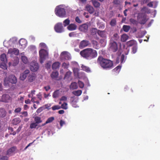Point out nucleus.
I'll return each mask as SVG.
<instances>
[{"instance_id": "f257e3e1", "label": "nucleus", "mask_w": 160, "mask_h": 160, "mask_svg": "<svg viewBox=\"0 0 160 160\" xmlns=\"http://www.w3.org/2000/svg\"><path fill=\"white\" fill-rule=\"evenodd\" d=\"M81 56L87 60H91L96 58L98 55L97 51L89 48L81 51L80 53Z\"/></svg>"}, {"instance_id": "f03ea898", "label": "nucleus", "mask_w": 160, "mask_h": 160, "mask_svg": "<svg viewBox=\"0 0 160 160\" xmlns=\"http://www.w3.org/2000/svg\"><path fill=\"white\" fill-rule=\"evenodd\" d=\"M97 62L104 69H110L113 67V63L112 61L104 58L101 56H99Z\"/></svg>"}, {"instance_id": "7ed1b4c3", "label": "nucleus", "mask_w": 160, "mask_h": 160, "mask_svg": "<svg viewBox=\"0 0 160 160\" xmlns=\"http://www.w3.org/2000/svg\"><path fill=\"white\" fill-rule=\"evenodd\" d=\"M55 12L56 15L60 17H66V13L65 9L61 8L60 6L56 7L55 9Z\"/></svg>"}, {"instance_id": "20e7f679", "label": "nucleus", "mask_w": 160, "mask_h": 160, "mask_svg": "<svg viewBox=\"0 0 160 160\" xmlns=\"http://www.w3.org/2000/svg\"><path fill=\"white\" fill-rule=\"evenodd\" d=\"M40 56V62L42 64L44 61L48 57V52L43 49H41L39 51Z\"/></svg>"}, {"instance_id": "39448f33", "label": "nucleus", "mask_w": 160, "mask_h": 160, "mask_svg": "<svg viewBox=\"0 0 160 160\" xmlns=\"http://www.w3.org/2000/svg\"><path fill=\"white\" fill-rule=\"evenodd\" d=\"M39 68V66L38 63L35 61L31 62L30 65V69L32 72L37 71Z\"/></svg>"}, {"instance_id": "423d86ee", "label": "nucleus", "mask_w": 160, "mask_h": 160, "mask_svg": "<svg viewBox=\"0 0 160 160\" xmlns=\"http://www.w3.org/2000/svg\"><path fill=\"white\" fill-rule=\"evenodd\" d=\"M55 31L58 33H61L64 31V29L62 23H58L54 26Z\"/></svg>"}, {"instance_id": "0eeeda50", "label": "nucleus", "mask_w": 160, "mask_h": 160, "mask_svg": "<svg viewBox=\"0 0 160 160\" xmlns=\"http://www.w3.org/2000/svg\"><path fill=\"white\" fill-rule=\"evenodd\" d=\"M60 57L62 60H69L71 58L70 54L66 51L62 52L61 54Z\"/></svg>"}, {"instance_id": "6e6552de", "label": "nucleus", "mask_w": 160, "mask_h": 160, "mask_svg": "<svg viewBox=\"0 0 160 160\" xmlns=\"http://www.w3.org/2000/svg\"><path fill=\"white\" fill-rule=\"evenodd\" d=\"M90 44L89 41L86 40H83L80 42L79 45V48L82 49L89 46Z\"/></svg>"}, {"instance_id": "1a4fd4ad", "label": "nucleus", "mask_w": 160, "mask_h": 160, "mask_svg": "<svg viewBox=\"0 0 160 160\" xmlns=\"http://www.w3.org/2000/svg\"><path fill=\"white\" fill-rule=\"evenodd\" d=\"M110 48L113 52H116L118 49V44L117 43L114 41L111 42L110 43Z\"/></svg>"}, {"instance_id": "9d476101", "label": "nucleus", "mask_w": 160, "mask_h": 160, "mask_svg": "<svg viewBox=\"0 0 160 160\" xmlns=\"http://www.w3.org/2000/svg\"><path fill=\"white\" fill-rule=\"evenodd\" d=\"M137 18L139 21V23L141 24H144L147 21L145 16L142 15L141 14H139Z\"/></svg>"}, {"instance_id": "9b49d317", "label": "nucleus", "mask_w": 160, "mask_h": 160, "mask_svg": "<svg viewBox=\"0 0 160 160\" xmlns=\"http://www.w3.org/2000/svg\"><path fill=\"white\" fill-rule=\"evenodd\" d=\"M30 72L29 70L28 69L26 70L20 74V79L22 81H24L27 77L28 75Z\"/></svg>"}, {"instance_id": "f8f14e48", "label": "nucleus", "mask_w": 160, "mask_h": 160, "mask_svg": "<svg viewBox=\"0 0 160 160\" xmlns=\"http://www.w3.org/2000/svg\"><path fill=\"white\" fill-rule=\"evenodd\" d=\"M10 98V97L8 94H4L2 96L0 101L3 102H8Z\"/></svg>"}, {"instance_id": "ddd939ff", "label": "nucleus", "mask_w": 160, "mask_h": 160, "mask_svg": "<svg viewBox=\"0 0 160 160\" xmlns=\"http://www.w3.org/2000/svg\"><path fill=\"white\" fill-rule=\"evenodd\" d=\"M8 53L12 54H15L18 55L19 53V50L18 49L16 48H10L8 50Z\"/></svg>"}, {"instance_id": "4468645a", "label": "nucleus", "mask_w": 160, "mask_h": 160, "mask_svg": "<svg viewBox=\"0 0 160 160\" xmlns=\"http://www.w3.org/2000/svg\"><path fill=\"white\" fill-rule=\"evenodd\" d=\"M88 25L85 23L80 25L79 29L81 31L85 32L88 31Z\"/></svg>"}, {"instance_id": "2eb2a0df", "label": "nucleus", "mask_w": 160, "mask_h": 160, "mask_svg": "<svg viewBox=\"0 0 160 160\" xmlns=\"http://www.w3.org/2000/svg\"><path fill=\"white\" fill-rule=\"evenodd\" d=\"M36 78L35 74L34 73H32L29 74L28 77V79L29 82H31L35 80Z\"/></svg>"}, {"instance_id": "dca6fc26", "label": "nucleus", "mask_w": 160, "mask_h": 160, "mask_svg": "<svg viewBox=\"0 0 160 160\" xmlns=\"http://www.w3.org/2000/svg\"><path fill=\"white\" fill-rule=\"evenodd\" d=\"M9 82L12 84H16L17 82V80L16 77L13 75H11L9 78Z\"/></svg>"}, {"instance_id": "f3484780", "label": "nucleus", "mask_w": 160, "mask_h": 160, "mask_svg": "<svg viewBox=\"0 0 160 160\" xmlns=\"http://www.w3.org/2000/svg\"><path fill=\"white\" fill-rule=\"evenodd\" d=\"M77 28L76 25L73 23H71L67 27V29L70 31H73L76 30Z\"/></svg>"}, {"instance_id": "a211bd4d", "label": "nucleus", "mask_w": 160, "mask_h": 160, "mask_svg": "<svg viewBox=\"0 0 160 160\" xmlns=\"http://www.w3.org/2000/svg\"><path fill=\"white\" fill-rule=\"evenodd\" d=\"M19 44L22 48H25L27 45V41L24 39H21L19 41Z\"/></svg>"}, {"instance_id": "6ab92c4d", "label": "nucleus", "mask_w": 160, "mask_h": 160, "mask_svg": "<svg viewBox=\"0 0 160 160\" xmlns=\"http://www.w3.org/2000/svg\"><path fill=\"white\" fill-rule=\"evenodd\" d=\"M86 8L87 11L90 14L93 13L94 11V9L93 7L89 5H87L86 7Z\"/></svg>"}, {"instance_id": "aec40b11", "label": "nucleus", "mask_w": 160, "mask_h": 160, "mask_svg": "<svg viewBox=\"0 0 160 160\" xmlns=\"http://www.w3.org/2000/svg\"><path fill=\"white\" fill-rule=\"evenodd\" d=\"M16 147H13L8 149L7 152V155L11 154L12 153L14 152L16 149Z\"/></svg>"}, {"instance_id": "412c9836", "label": "nucleus", "mask_w": 160, "mask_h": 160, "mask_svg": "<svg viewBox=\"0 0 160 160\" xmlns=\"http://www.w3.org/2000/svg\"><path fill=\"white\" fill-rule=\"evenodd\" d=\"M91 43L92 45L93 48L95 49L99 48V45L98 42L96 40H92Z\"/></svg>"}, {"instance_id": "4be33fe9", "label": "nucleus", "mask_w": 160, "mask_h": 160, "mask_svg": "<svg viewBox=\"0 0 160 160\" xmlns=\"http://www.w3.org/2000/svg\"><path fill=\"white\" fill-rule=\"evenodd\" d=\"M60 63L59 62H54L52 65V68L53 69H56L59 68Z\"/></svg>"}, {"instance_id": "5701e85b", "label": "nucleus", "mask_w": 160, "mask_h": 160, "mask_svg": "<svg viewBox=\"0 0 160 160\" xmlns=\"http://www.w3.org/2000/svg\"><path fill=\"white\" fill-rule=\"evenodd\" d=\"M6 112L5 109L1 108H0V116L1 117H4L6 116Z\"/></svg>"}, {"instance_id": "b1692460", "label": "nucleus", "mask_w": 160, "mask_h": 160, "mask_svg": "<svg viewBox=\"0 0 160 160\" xmlns=\"http://www.w3.org/2000/svg\"><path fill=\"white\" fill-rule=\"evenodd\" d=\"M128 37L126 34H123L121 37V39L122 42H125L128 39Z\"/></svg>"}, {"instance_id": "393cba45", "label": "nucleus", "mask_w": 160, "mask_h": 160, "mask_svg": "<svg viewBox=\"0 0 160 160\" xmlns=\"http://www.w3.org/2000/svg\"><path fill=\"white\" fill-rule=\"evenodd\" d=\"M0 58L1 61L4 62L7 61L6 56L5 53H3L0 55Z\"/></svg>"}, {"instance_id": "a878e982", "label": "nucleus", "mask_w": 160, "mask_h": 160, "mask_svg": "<svg viewBox=\"0 0 160 160\" xmlns=\"http://www.w3.org/2000/svg\"><path fill=\"white\" fill-rule=\"evenodd\" d=\"M92 2L93 6L96 8L99 7L100 5V3L96 0H92Z\"/></svg>"}, {"instance_id": "bb28decb", "label": "nucleus", "mask_w": 160, "mask_h": 160, "mask_svg": "<svg viewBox=\"0 0 160 160\" xmlns=\"http://www.w3.org/2000/svg\"><path fill=\"white\" fill-rule=\"evenodd\" d=\"M98 30L96 28H92L91 30V34L92 36L95 35L97 33H98Z\"/></svg>"}, {"instance_id": "cd10ccee", "label": "nucleus", "mask_w": 160, "mask_h": 160, "mask_svg": "<svg viewBox=\"0 0 160 160\" xmlns=\"http://www.w3.org/2000/svg\"><path fill=\"white\" fill-rule=\"evenodd\" d=\"M58 73L57 71L53 72L51 75V78H55L58 77Z\"/></svg>"}, {"instance_id": "c85d7f7f", "label": "nucleus", "mask_w": 160, "mask_h": 160, "mask_svg": "<svg viewBox=\"0 0 160 160\" xmlns=\"http://www.w3.org/2000/svg\"><path fill=\"white\" fill-rule=\"evenodd\" d=\"M34 121L35 122L38 124L41 123L42 120H41L40 117L38 116H36L34 118Z\"/></svg>"}, {"instance_id": "c756f323", "label": "nucleus", "mask_w": 160, "mask_h": 160, "mask_svg": "<svg viewBox=\"0 0 160 160\" xmlns=\"http://www.w3.org/2000/svg\"><path fill=\"white\" fill-rule=\"evenodd\" d=\"M81 68L82 70L87 72H90V68L84 65H82L81 66Z\"/></svg>"}, {"instance_id": "7c9ffc66", "label": "nucleus", "mask_w": 160, "mask_h": 160, "mask_svg": "<svg viewBox=\"0 0 160 160\" xmlns=\"http://www.w3.org/2000/svg\"><path fill=\"white\" fill-rule=\"evenodd\" d=\"M54 117H53L49 118H48V119L45 122V123H44L43 125H44L46 124H47V123H50V122H52L54 120Z\"/></svg>"}, {"instance_id": "2f4dec72", "label": "nucleus", "mask_w": 160, "mask_h": 160, "mask_svg": "<svg viewBox=\"0 0 160 160\" xmlns=\"http://www.w3.org/2000/svg\"><path fill=\"white\" fill-rule=\"evenodd\" d=\"M122 28L124 32H128L129 30L130 27L129 26L124 25L123 26Z\"/></svg>"}, {"instance_id": "473e14b6", "label": "nucleus", "mask_w": 160, "mask_h": 160, "mask_svg": "<svg viewBox=\"0 0 160 160\" xmlns=\"http://www.w3.org/2000/svg\"><path fill=\"white\" fill-rule=\"evenodd\" d=\"M135 43V41L134 40H132L127 42V45L128 47H131Z\"/></svg>"}, {"instance_id": "72a5a7b5", "label": "nucleus", "mask_w": 160, "mask_h": 160, "mask_svg": "<svg viewBox=\"0 0 160 160\" xmlns=\"http://www.w3.org/2000/svg\"><path fill=\"white\" fill-rule=\"evenodd\" d=\"M72 93L75 96H79L82 93V91L81 90H78L76 91H74L72 92Z\"/></svg>"}, {"instance_id": "f704fd0d", "label": "nucleus", "mask_w": 160, "mask_h": 160, "mask_svg": "<svg viewBox=\"0 0 160 160\" xmlns=\"http://www.w3.org/2000/svg\"><path fill=\"white\" fill-rule=\"evenodd\" d=\"M59 95V90H56L53 92L52 95V97L54 98H56L58 97Z\"/></svg>"}, {"instance_id": "c9c22d12", "label": "nucleus", "mask_w": 160, "mask_h": 160, "mask_svg": "<svg viewBox=\"0 0 160 160\" xmlns=\"http://www.w3.org/2000/svg\"><path fill=\"white\" fill-rule=\"evenodd\" d=\"M70 88L73 89L77 88L78 86L77 83L75 82L72 83L70 86Z\"/></svg>"}, {"instance_id": "e433bc0d", "label": "nucleus", "mask_w": 160, "mask_h": 160, "mask_svg": "<svg viewBox=\"0 0 160 160\" xmlns=\"http://www.w3.org/2000/svg\"><path fill=\"white\" fill-rule=\"evenodd\" d=\"M116 19L113 18L111 20L110 22V24L111 26L114 27L116 25Z\"/></svg>"}, {"instance_id": "4c0bfd02", "label": "nucleus", "mask_w": 160, "mask_h": 160, "mask_svg": "<svg viewBox=\"0 0 160 160\" xmlns=\"http://www.w3.org/2000/svg\"><path fill=\"white\" fill-rule=\"evenodd\" d=\"M70 21L68 18L67 19L64 21L63 22V25L64 27H66L69 25Z\"/></svg>"}, {"instance_id": "58836bf2", "label": "nucleus", "mask_w": 160, "mask_h": 160, "mask_svg": "<svg viewBox=\"0 0 160 160\" xmlns=\"http://www.w3.org/2000/svg\"><path fill=\"white\" fill-rule=\"evenodd\" d=\"M98 34L102 37H105L104 31L98 30Z\"/></svg>"}, {"instance_id": "ea45409f", "label": "nucleus", "mask_w": 160, "mask_h": 160, "mask_svg": "<svg viewBox=\"0 0 160 160\" xmlns=\"http://www.w3.org/2000/svg\"><path fill=\"white\" fill-rule=\"evenodd\" d=\"M22 60V62L25 63H27L28 62V60L27 58L25 56H22L21 58Z\"/></svg>"}, {"instance_id": "a19ab883", "label": "nucleus", "mask_w": 160, "mask_h": 160, "mask_svg": "<svg viewBox=\"0 0 160 160\" xmlns=\"http://www.w3.org/2000/svg\"><path fill=\"white\" fill-rule=\"evenodd\" d=\"M121 68V66H118L114 69H113V71L114 72H116L117 73H118L120 71Z\"/></svg>"}, {"instance_id": "79ce46f5", "label": "nucleus", "mask_w": 160, "mask_h": 160, "mask_svg": "<svg viewBox=\"0 0 160 160\" xmlns=\"http://www.w3.org/2000/svg\"><path fill=\"white\" fill-rule=\"evenodd\" d=\"M12 122L13 124L16 125L20 122V120L18 118H15L13 120Z\"/></svg>"}, {"instance_id": "37998d69", "label": "nucleus", "mask_w": 160, "mask_h": 160, "mask_svg": "<svg viewBox=\"0 0 160 160\" xmlns=\"http://www.w3.org/2000/svg\"><path fill=\"white\" fill-rule=\"evenodd\" d=\"M127 57H125V55L124 54L121 55L120 58V62L121 63L124 62L126 59Z\"/></svg>"}, {"instance_id": "c03bdc74", "label": "nucleus", "mask_w": 160, "mask_h": 160, "mask_svg": "<svg viewBox=\"0 0 160 160\" xmlns=\"http://www.w3.org/2000/svg\"><path fill=\"white\" fill-rule=\"evenodd\" d=\"M8 129L10 131V134L11 135H15L16 134L15 132H13V128L12 127H9Z\"/></svg>"}, {"instance_id": "a18cd8bd", "label": "nucleus", "mask_w": 160, "mask_h": 160, "mask_svg": "<svg viewBox=\"0 0 160 160\" xmlns=\"http://www.w3.org/2000/svg\"><path fill=\"white\" fill-rule=\"evenodd\" d=\"M38 124L35 122L31 123L30 125V127L32 129L35 128L38 126Z\"/></svg>"}, {"instance_id": "49530a36", "label": "nucleus", "mask_w": 160, "mask_h": 160, "mask_svg": "<svg viewBox=\"0 0 160 160\" xmlns=\"http://www.w3.org/2000/svg\"><path fill=\"white\" fill-rule=\"evenodd\" d=\"M71 72L70 71L67 72L65 74L64 78H69L70 76L71 75Z\"/></svg>"}, {"instance_id": "de8ad7c7", "label": "nucleus", "mask_w": 160, "mask_h": 160, "mask_svg": "<svg viewBox=\"0 0 160 160\" xmlns=\"http://www.w3.org/2000/svg\"><path fill=\"white\" fill-rule=\"evenodd\" d=\"M67 105V103L66 102H64L62 104L61 107V108L63 109H66L68 108Z\"/></svg>"}, {"instance_id": "09e8293b", "label": "nucleus", "mask_w": 160, "mask_h": 160, "mask_svg": "<svg viewBox=\"0 0 160 160\" xmlns=\"http://www.w3.org/2000/svg\"><path fill=\"white\" fill-rule=\"evenodd\" d=\"M130 22L133 24L137 25L138 24L137 21L133 18H131L130 20Z\"/></svg>"}, {"instance_id": "8fccbe9b", "label": "nucleus", "mask_w": 160, "mask_h": 160, "mask_svg": "<svg viewBox=\"0 0 160 160\" xmlns=\"http://www.w3.org/2000/svg\"><path fill=\"white\" fill-rule=\"evenodd\" d=\"M138 49L137 46V45H135L132 48V52L133 53H135L137 51Z\"/></svg>"}, {"instance_id": "3c124183", "label": "nucleus", "mask_w": 160, "mask_h": 160, "mask_svg": "<svg viewBox=\"0 0 160 160\" xmlns=\"http://www.w3.org/2000/svg\"><path fill=\"white\" fill-rule=\"evenodd\" d=\"M142 10L148 13H150V9H148L146 7H144Z\"/></svg>"}, {"instance_id": "603ef678", "label": "nucleus", "mask_w": 160, "mask_h": 160, "mask_svg": "<svg viewBox=\"0 0 160 160\" xmlns=\"http://www.w3.org/2000/svg\"><path fill=\"white\" fill-rule=\"evenodd\" d=\"M112 38L114 40H117L119 38V36L117 33H116L113 35Z\"/></svg>"}, {"instance_id": "864d4df0", "label": "nucleus", "mask_w": 160, "mask_h": 160, "mask_svg": "<svg viewBox=\"0 0 160 160\" xmlns=\"http://www.w3.org/2000/svg\"><path fill=\"white\" fill-rule=\"evenodd\" d=\"M78 83L79 85V87L81 88H82L84 87V84L83 83L80 81H79L78 82Z\"/></svg>"}, {"instance_id": "5fc2aeb1", "label": "nucleus", "mask_w": 160, "mask_h": 160, "mask_svg": "<svg viewBox=\"0 0 160 160\" xmlns=\"http://www.w3.org/2000/svg\"><path fill=\"white\" fill-rule=\"evenodd\" d=\"M53 110H55L57 109H59L61 108V107L58 105H55L53 106L52 108Z\"/></svg>"}, {"instance_id": "6e6d98bb", "label": "nucleus", "mask_w": 160, "mask_h": 160, "mask_svg": "<svg viewBox=\"0 0 160 160\" xmlns=\"http://www.w3.org/2000/svg\"><path fill=\"white\" fill-rule=\"evenodd\" d=\"M69 65V63H67L65 62H63L62 63V66L64 68H68V67Z\"/></svg>"}, {"instance_id": "4d7b16f0", "label": "nucleus", "mask_w": 160, "mask_h": 160, "mask_svg": "<svg viewBox=\"0 0 160 160\" xmlns=\"http://www.w3.org/2000/svg\"><path fill=\"white\" fill-rule=\"evenodd\" d=\"M0 67L4 69H7V67L4 63H3L0 65Z\"/></svg>"}, {"instance_id": "13d9d810", "label": "nucleus", "mask_w": 160, "mask_h": 160, "mask_svg": "<svg viewBox=\"0 0 160 160\" xmlns=\"http://www.w3.org/2000/svg\"><path fill=\"white\" fill-rule=\"evenodd\" d=\"M75 21L76 22L78 23H82V21L78 17H77L75 18Z\"/></svg>"}, {"instance_id": "bf43d9fd", "label": "nucleus", "mask_w": 160, "mask_h": 160, "mask_svg": "<svg viewBox=\"0 0 160 160\" xmlns=\"http://www.w3.org/2000/svg\"><path fill=\"white\" fill-rule=\"evenodd\" d=\"M113 3L114 4L118 5L120 3V2L119 0H114Z\"/></svg>"}, {"instance_id": "052dcab7", "label": "nucleus", "mask_w": 160, "mask_h": 160, "mask_svg": "<svg viewBox=\"0 0 160 160\" xmlns=\"http://www.w3.org/2000/svg\"><path fill=\"white\" fill-rule=\"evenodd\" d=\"M67 97L65 96H63L60 99V101H66L67 100Z\"/></svg>"}, {"instance_id": "680f3d73", "label": "nucleus", "mask_w": 160, "mask_h": 160, "mask_svg": "<svg viewBox=\"0 0 160 160\" xmlns=\"http://www.w3.org/2000/svg\"><path fill=\"white\" fill-rule=\"evenodd\" d=\"M37 97L38 98L40 101L42 100V96L40 93H39L37 95Z\"/></svg>"}, {"instance_id": "e2e57ef3", "label": "nucleus", "mask_w": 160, "mask_h": 160, "mask_svg": "<svg viewBox=\"0 0 160 160\" xmlns=\"http://www.w3.org/2000/svg\"><path fill=\"white\" fill-rule=\"evenodd\" d=\"M40 46L42 48H45L46 47V45L44 43H41L39 44Z\"/></svg>"}, {"instance_id": "0e129e2a", "label": "nucleus", "mask_w": 160, "mask_h": 160, "mask_svg": "<svg viewBox=\"0 0 160 160\" xmlns=\"http://www.w3.org/2000/svg\"><path fill=\"white\" fill-rule=\"evenodd\" d=\"M21 109L20 108H18L15 110L14 112L16 113H18L21 111Z\"/></svg>"}, {"instance_id": "69168bd1", "label": "nucleus", "mask_w": 160, "mask_h": 160, "mask_svg": "<svg viewBox=\"0 0 160 160\" xmlns=\"http://www.w3.org/2000/svg\"><path fill=\"white\" fill-rule=\"evenodd\" d=\"M64 124H65V122L64 121L61 120L60 122V126L61 127H62V126Z\"/></svg>"}, {"instance_id": "338daca9", "label": "nucleus", "mask_w": 160, "mask_h": 160, "mask_svg": "<svg viewBox=\"0 0 160 160\" xmlns=\"http://www.w3.org/2000/svg\"><path fill=\"white\" fill-rule=\"evenodd\" d=\"M147 5L148 6L150 7H152L153 6V2H149V3Z\"/></svg>"}, {"instance_id": "774afa93", "label": "nucleus", "mask_w": 160, "mask_h": 160, "mask_svg": "<svg viewBox=\"0 0 160 160\" xmlns=\"http://www.w3.org/2000/svg\"><path fill=\"white\" fill-rule=\"evenodd\" d=\"M0 160H8V158L7 156H3L0 158Z\"/></svg>"}]
</instances>
